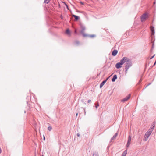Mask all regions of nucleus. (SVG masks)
<instances>
[{
  "mask_svg": "<svg viewBox=\"0 0 156 156\" xmlns=\"http://www.w3.org/2000/svg\"><path fill=\"white\" fill-rule=\"evenodd\" d=\"M106 82L104 80L103 81L102 83H101L100 86V88H101L105 84V83Z\"/></svg>",
  "mask_w": 156,
  "mask_h": 156,
  "instance_id": "4468645a",
  "label": "nucleus"
},
{
  "mask_svg": "<svg viewBox=\"0 0 156 156\" xmlns=\"http://www.w3.org/2000/svg\"><path fill=\"white\" fill-rule=\"evenodd\" d=\"M77 135L78 136H80V135L79 133H78L77 134Z\"/></svg>",
  "mask_w": 156,
  "mask_h": 156,
  "instance_id": "bb28decb",
  "label": "nucleus"
},
{
  "mask_svg": "<svg viewBox=\"0 0 156 156\" xmlns=\"http://www.w3.org/2000/svg\"><path fill=\"white\" fill-rule=\"evenodd\" d=\"M117 79V76L116 75H114L113 76V78L112 79V82H115V80Z\"/></svg>",
  "mask_w": 156,
  "mask_h": 156,
  "instance_id": "f8f14e48",
  "label": "nucleus"
},
{
  "mask_svg": "<svg viewBox=\"0 0 156 156\" xmlns=\"http://www.w3.org/2000/svg\"><path fill=\"white\" fill-rule=\"evenodd\" d=\"M129 58L126 57H123L121 60L119 62L117 63L115 65V67L117 69H119L122 67V65L126 62L129 61Z\"/></svg>",
  "mask_w": 156,
  "mask_h": 156,
  "instance_id": "f03ea898",
  "label": "nucleus"
},
{
  "mask_svg": "<svg viewBox=\"0 0 156 156\" xmlns=\"http://www.w3.org/2000/svg\"><path fill=\"white\" fill-rule=\"evenodd\" d=\"M90 37H95V35L93 34V35H90Z\"/></svg>",
  "mask_w": 156,
  "mask_h": 156,
  "instance_id": "412c9836",
  "label": "nucleus"
},
{
  "mask_svg": "<svg viewBox=\"0 0 156 156\" xmlns=\"http://www.w3.org/2000/svg\"><path fill=\"white\" fill-rule=\"evenodd\" d=\"M129 61L126 62L125 66V72L126 73H127L128 69L132 66V63L131 60L129 58Z\"/></svg>",
  "mask_w": 156,
  "mask_h": 156,
  "instance_id": "7ed1b4c3",
  "label": "nucleus"
},
{
  "mask_svg": "<svg viewBox=\"0 0 156 156\" xmlns=\"http://www.w3.org/2000/svg\"><path fill=\"white\" fill-rule=\"evenodd\" d=\"M80 27L81 29V30L80 31V33L82 34L83 36L84 37H87L88 35L84 33V31L86 29L85 27L83 25L81 24L80 25Z\"/></svg>",
  "mask_w": 156,
  "mask_h": 156,
  "instance_id": "39448f33",
  "label": "nucleus"
},
{
  "mask_svg": "<svg viewBox=\"0 0 156 156\" xmlns=\"http://www.w3.org/2000/svg\"><path fill=\"white\" fill-rule=\"evenodd\" d=\"M66 6H67V8H68V6L67 5V4H66Z\"/></svg>",
  "mask_w": 156,
  "mask_h": 156,
  "instance_id": "2f4dec72",
  "label": "nucleus"
},
{
  "mask_svg": "<svg viewBox=\"0 0 156 156\" xmlns=\"http://www.w3.org/2000/svg\"><path fill=\"white\" fill-rule=\"evenodd\" d=\"M99 106V105L98 104L97 105H96L95 106V107L96 108H98V107Z\"/></svg>",
  "mask_w": 156,
  "mask_h": 156,
  "instance_id": "5701e85b",
  "label": "nucleus"
},
{
  "mask_svg": "<svg viewBox=\"0 0 156 156\" xmlns=\"http://www.w3.org/2000/svg\"><path fill=\"white\" fill-rule=\"evenodd\" d=\"M93 156H99L98 153L97 152H95L93 154Z\"/></svg>",
  "mask_w": 156,
  "mask_h": 156,
  "instance_id": "f3484780",
  "label": "nucleus"
},
{
  "mask_svg": "<svg viewBox=\"0 0 156 156\" xmlns=\"http://www.w3.org/2000/svg\"><path fill=\"white\" fill-rule=\"evenodd\" d=\"M131 136L130 135L128 137V139L127 141V143L126 144V148L127 150L128 149V148L129 147L130 144L131 143Z\"/></svg>",
  "mask_w": 156,
  "mask_h": 156,
  "instance_id": "423d86ee",
  "label": "nucleus"
},
{
  "mask_svg": "<svg viewBox=\"0 0 156 156\" xmlns=\"http://www.w3.org/2000/svg\"><path fill=\"white\" fill-rule=\"evenodd\" d=\"M155 55V54H154V55H153V56H152L150 58V59H152L154 57V56Z\"/></svg>",
  "mask_w": 156,
  "mask_h": 156,
  "instance_id": "b1692460",
  "label": "nucleus"
},
{
  "mask_svg": "<svg viewBox=\"0 0 156 156\" xmlns=\"http://www.w3.org/2000/svg\"><path fill=\"white\" fill-rule=\"evenodd\" d=\"M75 34H76L77 33V31H76V30H75Z\"/></svg>",
  "mask_w": 156,
  "mask_h": 156,
  "instance_id": "c85d7f7f",
  "label": "nucleus"
},
{
  "mask_svg": "<svg viewBox=\"0 0 156 156\" xmlns=\"http://www.w3.org/2000/svg\"><path fill=\"white\" fill-rule=\"evenodd\" d=\"M72 16L75 17V21H77L79 19V17L78 16H77L76 15L73 14L72 15Z\"/></svg>",
  "mask_w": 156,
  "mask_h": 156,
  "instance_id": "ddd939ff",
  "label": "nucleus"
},
{
  "mask_svg": "<svg viewBox=\"0 0 156 156\" xmlns=\"http://www.w3.org/2000/svg\"><path fill=\"white\" fill-rule=\"evenodd\" d=\"M151 84V83H149L148 85H147L146 86V87H145V88L147 87L148 86L150 85Z\"/></svg>",
  "mask_w": 156,
  "mask_h": 156,
  "instance_id": "a878e982",
  "label": "nucleus"
},
{
  "mask_svg": "<svg viewBox=\"0 0 156 156\" xmlns=\"http://www.w3.org/2000/svg\"><path fill=\"white\" fill-rule=\"evenodd\" d=\"M42 156H44L43 155H42Z\"/></svg>",
  "mask_w": 156,
  "mask_h": 156,
  "instance_id": "f704fd0d",
  "label": "nucleus"
},
{
  "mask_svg": "<svg viewBox=\"0 0 156 156\" xmlns=\"http://www.w3.org/2000/svg\"><path fill=\"white\" fill-rule=\"evenodd\" d=\"M150 30L151 32L152 35H154L155 33L154 27L153 26H151L150 27Z\"/></svg>",
  "mask_w": 156,
  "mask_h": 156,
  "instance_id": "6e6552de",
  "label": "nucleus"
},
{
  "mask_svg": "<svg viewBox=\"0 0 156 156\" xmlns=\"http://www.w3.org/2000/svg\"><path fill=\"white\" fill-rule=\"evenodd\" d=\"M118 53V51L116 50H114L112 52V55L113 56L116 55Z\"/></svg>",
  "mask_w": 156,
  "mask_h": 156,
  "instance_id": "9d476101",
  "label": "nucleus"
},
{
  "mask_svg": "<svg viewBox=\"0 0 156 156\" xmlns=\"http://www.w3.org/2000/svg\"><path fill=\"white\" fill-rule=\"evenodd\" d=\"M118 135V133H116L111 138L110 142L112 141V140H114L116 139V137Z\"/></svg>",
  "mask_w": 156,
  "mask_h": 156,
  "instance_id": "9b49d317",
  "label": "nucleus"
},
{
  "mask_svg": "<svg viewBox=\"0 0 156 156\" xmlns=\"http://www.w3.org/2000/svg\"><path fill=\"white\" fill-rule=\"evenodd\" d=\"M110 77V76L108 77H107L106 79L105 80H104L106 82V81L108 80L109 79V77Z\"/></svg>",
  "mask_w": 156,
  "mask_h": 156,
  "instance_id": "4be33fe9",
  "label": "nucleus"
},
{
  "mask_svg": "<svg viewBox=\"0 0 156 156\" xmlns=\"http://www.w3.org/2000/svg\"><path fill=\"white\" fill-rule=\"evenodd\" d=\"M44 139V140H45V136H44V139Z\"/></svg>",
  "mask_w": 156,
  "mask_h": 156,
  "instance_id": "c756f323",
  "label": "nucleus"
},
{
  "mask_svg": "<svg viewBox=\"0 0 156 156\" xmlns=\"http://www.w3.org/2000/svg\"><path fill=\"white\" fill-rule=\"evenodd\" d=\"M49 131H51L52 129V127L51 126H49L48 128Z\"/></svg>",
  "mask_w": 156,
  "mask_h": 156,
  "instance_id": "6ab92c4d",
  "label": "nucleus"
},
{
  "mask_svg": "<svg viewBox=\"0 0 156 156\" xmlns=\"http://www.w3.org/2000/svg\"><path fill=\"white\" fill-rule=\"evenodd\" d=\"M154 38V37H151V42L152 43L151 49L153 48L154 47V40H155V39Z\"/></svg>",
  "mask_w": 156,
  "mask_h": 156,
  "instance_id": "1a4fd4ad",
  "label": "nucleus"
},
{
  "mask_svg": "<svg viewBox=\"0 0 156 156\" xmlns=\"http://www.w3.org/2000/svg\"><path fill=\"white\" fill-rule=\"evenodd\" d=\"M148 18V14L147 13L142 14L140 17L141 21L142 22H144Z\"/></svg>",
  "mask_w": 156,
  "mask_h": 156,
  "instance_id": "20e7f679",
  "label": "nucleus"
},
{
  "mask_svg": "<svg viewBox=\"0 0 156 156\" xmlns=\"http://www.w3.org/2000/svg\"><path fill=\"white\" fill-rule=\"evenodd\" d=\"M50 1V0H44V3L47 4Z\"/></svg>",
  "mask_w": 156,
  "mask_h": 156,
  "instance_id": "a211bd4d",
  "label": "nucleus"
},
{
  "mask_svg": "<svg viewBox=\"0 0 156 156\" xmlns=\"http://www.w3.org/2000/svg\"><path fill=\"white\" fill-rule=\"evenodd\" d=\"M78 113H77L76 114V116H77L78 115Z\"/></svg>",
  "mask_w": 156,
  "mask_h": 156,
  "instance_id": "473e14b6",
  "label": "nucleus"
},
{
  "mask_svg": "<svg viewBox=\"0 0 156 156\" xmlns=\"http://www.w3.org/2000/svg\"><path fill=\"white\" fill-rule=\"evenodd\" d=\"M130 94H129L127 96L121 100L122 102H125L128 100L130 98Z\"/></svg>",
  "mask_w": 156,
  "mask_h": 156,
  "instance_id": "0eeeda50",
  "label": "nucleus"
},
{
  "mask_svg": "<svg viewBox=\"0 0 156 156\" xmlns=\"http://www.w3.org/2000/svg\"><path fill=\"white\" fill-rule=\"evenodd\" d=\"M141 81V79L139 81V82H140Z\"/></svg>",
  "mask_w": 156,
  "mask_h": 156,
  "instance_id": "72a5a7b5",
  "label": "nucleus"
},
{
  "mask_svg": "<svg viewBox=\"0 0 156 156\" xmlns=\"http://www.w3.org/2000/svg\"><path fill=\"white\" fill-rule=\"evenodd\" d=\"M79 44V41H77L75 42V44L76 45H78Z\"/></svg>",
  "mask_w": 156,
  "mask_h": 156,
  "instance_id": "aec40b11",
  "label": "nucleus"
},
{
  "mask_svg": "<svg viewBox=\"0 0 156 156\" xmlns=\"http://www.w3.org/2000/svg\"><path fill=\"white\" fill-rule=\"evenodd\" d=\"M91 102V100L90 99H89L88 101V103H90Z\"/></svg>",
  "mask_w": 156,
  "mask_h": 156,
  "instance_id": "393cba45",
  "label": "nucleus"
},
{
  "mask_svg": "<svg viewBox=\"0 0 156 156\" xmlns=\"http://www.w3.org/2000/svg\"><path fill=\"white\" fill-rule=\"evenodd\" d=\"M66 33L68 35H70V31L69 29H67L66 30Z\"/></svg>",
  "mask_w": 156,
  "mask_h": 156,
  "instance_id": "dca6fc26",
  "label": "nucleus"
},
{
  "mask_svg": "<svg viewBox=\"0 0 156 156\" xmlns=\"http://www.w3.org/2000/svg\"><path fill=\"white\" fill-rule=\"evenodd\" d=\"M84 113H85V115L86 112V111H85V108L84 109Z\"/></svg>",
  "mask_w": 156,
  "mask_h": 156,
  "instance_id": "cd10ccee",
  "label": "nucleus"
},
{
  "mask_svg": "<svg viewBox=\"0 0 156 156\" xmlns=\"http://www.w3.org/2000/svg\"><path fill=\"white\" fill-rule=\"evenodd\" d=\"M127 149L125 150L122 154V156H126L127 153Z\"/></svg>",
  "mask_w": 156,
  "mask_h": 156,
  "instance_id": "2eb2a0df",
  "label": "nucleus"
},
{
  "mask_svg": "<svg viewBox=\"0 0 156 156\" xmlns=\"http://www.w3.org/2000/svg\"><path fill=\"white\" fill-rule=\"evenodd\" d=\"M155 126V123L153 122L152 123L151 126L150 127V128L146 133L144 138L143 139V140L144 141H147V140L148 137H149V136L150 135L152 131L154 130Z\"/></svg>",
  "mask_w": 156,
  "mask_h": 156,
  "instance_id": "f257e3e1",
  "label": "nucleus"
},
{
  "mask_svg": "<svg viewBox=\"0 0 156 156\" xmlns=\"http://www.w3.org/2000/svg\"><path fill=\"white\" fill-rule=\"evenodd\" d=\"M80 3L82 5H83V2H81Z\"/></svg>",
  "mask_w": 156,
  "mask_h": 156,
  "instance_id": "7c9ffc66",
  "label": "nucleus"
}]
</instances>
